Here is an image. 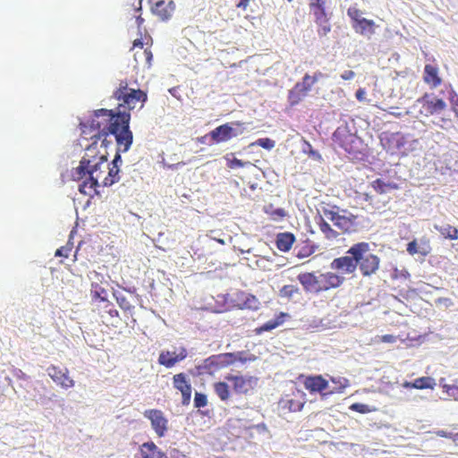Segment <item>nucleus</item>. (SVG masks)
I'll return each mask as SVG.
<instances>
[{
    "label": "nucleus",
    "mask_w": 458,
    "mask_h": 458,
    "mask_svg": "<svg viewBox=\"0 0 458 458\" xmlns=\"http://www.w3.org/2000/svg\"><path fill=\"white\" fill-rule=\"evenodd\" d=\"M130 121L131 114L128 112L100 108L93 111L88 121L81 122L80 126L85 139L97 142L102 139V145L106 144L108 136H114L118 150L126 152L133 140Z\"/></svg>",
    "instance_id": "f257e3e1"
},
{
    "label": "nucleus",
    "mask_w": 458,
    "mask_h": 458,
    "mask_svg": "<svg viewBox=\"0 0 458 458\" xmlns=\"http://www.w3.org/2000/svg\"><path fill=\"white\" fill-rule=\"evenodd\" d=\"M361 274L369 276L372 274V253L369 242H361L353 244L346 256L335 258L330 263V268L343 275L353 274L357 268Z\"/></svg>",
    "instance_id": "f03ea898"
},
{
    "label": "nucleus",
    "mask_w": 458,
    "mask_h": 458,
    "mask_svg": "<svg viewBox=\"0 0 458 458\" xmlns=\"http://www.w3.org/2000/svg\"><path fill=\"white\" fill-rule=\"evenodd\" d=\"M298 281L307 293H319L340 287L345 281L339 272H326L316 275L314 272L301 273Z\"/></svg>",
    "instance_id": "7ed1b4c3"
},
{
    "label": "nucleus",
    "mask_w": 458,
    "mask_h": 458,
    "mask_svg": "<svg viewBox=\"0 0 458 458\" xmlns=\"http://www.w3.org/2000/svg\"><path fill=\"white\" fill-rule=\"evenodd\" d=\"M101 152L97 146V141H93L89 147L86 148L85 153L80 162L79 166L75 169L73 176L77 180L86 178V174H97L106 173V166L107 162V152L106 150Z\"/></svg>",
    "instance_id": "20e7f679"
},
{
    "label": "nucleus",
    "mask_w": 458,
    "mask_h": 458,
    "mask_svg": "<svg viewBox=\"0 0 458 458\" xmlns=\"http://www.w3.org/2000/svg\"><path fill=\"white\" fill-rule=\"evenodd\" d=\"M137 81L131 82L128 80H120L118 87L113 92V98L119 102V107L133 110L139 106L142 108L148 100L147 92L135 88Z\"/></svg>",
    "instance_id": "39448f33"
},
{
    "label": "nucleus",
    "mask_w": 458,
    "mask_h": 458,
    "mask_svg": "<svg viewBox=\"0 0 458 458\" xmlns=\"http://www.w3.org/2000/svg\"><path fill=\"white\" fill-rule=\"evenodd\" d=\"M345 384L340 386L334 387L328 390V381L326 380L321 375L317 376H307L304 377L302 383L310 394L319 393L322 397L333 394L335 393H341L346 387L347 380L344 379Z\"/></svg>",
    "instance_id": "423d86ee"
},
{
    "label": "nucleus",
    "mask_w": 458,
    "mask_h": 458,
    "mask_svg": "<svg viewBox=\"0 0 458 458\" xmlns=\"http://www.w3.org/2000/svg\"><path fill=\"white\" fill-rule=\"evenodd\" d=\"M225 379L232 384L233 391L237 394L249 395L256 389L259 378L250 375L227 374Z\"/></svg>",
    "instance_id": "0eeeda50"
},
{
    "label": "nucleus",
    "mask_w": 458,
    "mask_h": 458,
    "mask_svg": "<svg viewBox=\"0 0 458 458\" xmlns=\"http://www.w3.org/2000/svg\"><path fill=\"white\" fill-rule=\"evenodd\" d=\"M243 131V123L241 122L226 123L209 131L208 136L214 143L217 144L242 134Z\"/></svg>",
    "instance_id": "6e6552de"
},
{
    "label": "nucleus",
    "mask_w": 458,
    "mask_h": 458,
    "mask_svg": "<svg viewBox=\"0 0 458 458\" xmlns=\"http://www.w3.org/2000/svg\"><path fill=\"white\" fill-rule=\"evenodd\" d=\"M332 140L335 148H341L348 154L355 153L360 142L359 138L344 127H338L335 131Z\"/></svg>",
    "instance_id": "1a4fd4ad"
},
{
    "label": "nucleus",
    "mask_w": 458,
    "mask_h": 458,
    "mask_svg": "<svg viewBox=\"0 0 458 458\" xmlns=\"http://www.w3.org/2000/svg\"><path fill=\"white\" fill-rule=\"evenodd\" d=\"M420 105L419 113L424 116H429L435 114H441L446 107L445 102L441 98H437L433 95L425 94L416 100L414 106Z\"/></svg>",
    "instance_id": "9d476101"
},
{
    "label": "nucleus",
    "mask_w": 458,
    "mask_h": 458,
    "mask_svg": "<svg viewBox=\"0 0 458 458\" xmlns=\"http://www.w3.org/2000/svg\"><path fill=\"white\" fill-rule=\"evenodd\" d=\"M151 4L150 11L161 21H169L175 11V4L173 0H148Z\"/></svg>",
    "instance_id": "9b49d317"
},
{
    "label": "nucleus",
    "mask_w": 458,
    "mask_h": 458,
    "mask_svg": "<svg viewBox=\"0 0 458 458\" xmlns=\"http://www.w3.org/2000/svg\"><path fill=\"white\" fill-rule=\"evenodd\" d=\"M173 386L182 394V405H189L191 399L192 387L187 375L183 372L174 375Z\"/></svg>",
    "instance_id": "f8f14e48"
},
{
    "label": "nucleus",
    "mask_w": 458,
    "mask_h": 458,
    "mask_svg": "<svg viewBox=\"0 0 458 458\" xmlns=\"http://www.w3.org/2000/svg\"><path fill=\"white\" fill-rule=\"evenodd\" d=\"M144 416L151 422L152 428L158 437H164L167 431L168 420L160 410L151 409L144 411Z\"/></svg>",
    "instance_id": "ddd939ff"
},
{
    "label": "nucleus",
    "mask_w": 458,
    "mask_h": 458,
    "mask_svg": "<svg viewBox=\"0 0 458 458\" xmlns=\"http://www.w3.org/2000/svg\"><path fill=\"white\" fill-rule=\"evenodd\" d=\"M188 355L186 348L180 347L178 351H162L158 356V363L167 369L174 367L183 360Z\"/></svg>",
    "instance_id": "4468645a"
},
{
    "label": "nucleus",
    "mask_w": 458,
    "mask_h": 458,
    "mask_svg": "<svg viewBox=\"0 0 458 458\" xmlns=\"http://www.w3.org/2000/svg\"><path fill=\"white\" fill-rule=\"evenodd\" d=\"M436 386L435 379L429 377H422L415 379L412 383L405 381L403 384L397 382L391 384L390 387L394 394L401 393L403 388L433 389Z\"/></svg>",
    "instance_id": "2eb2a0df"
},
{
    "label": "nucleus",
    "mask_w": 458,
    "mask_h": 458,
    "mask_svg": "<svg viewBox=\"0 0 458 458\" xmlns=\"http://www.w3.org/2000/svg\"><path fill=\"white\" fill-rule=\"evenodd\" d=\"M48 376L52 380L64 389L74 386V380L69 377L67 369H61L57 366L51 365L47 369Z\"/></svg>",
    "instance_id": "dca6fc26"
},
{
    "label": "nucleus",
    "mask_w": 458,
    "mask_h": 458,
    "mask_svg": "<svg viewBox=\"0 0 458 458\" xmlns=\"http://www.w3.org/2000/svg\"><path fill=\"white\" fill-rule=\"evenodd\" d=\"M382 148L391 154H394L401 150L403 146V137L399 133L383 132L379 136Z\"/></svg>",
    "instance_id": "f3484780"
},
{
    "label": "nucleus",
    "mask_w": 458,
    "mask_h": 458,
    "mask_svg": "<svg viewBox=\"0 0 458 458\" xmlns=\"http://www.w3.org/2000/svg\"><path fill=\"white\" fill-rule=\"evenodd\" d=\"M120 152L117 149V152L114 156V160L111 163V166L106 165V168H107L108 172L107 174L105 175V174H102V179H101V184L102 186H111L114 182H118L119 177V164L122 163V157L120 155Z\"/></svg>",
    "instance_id": "a211bd4d"
},
{
    "label": "nucleus",
    "mask_w": 458,
    "mask_h": 458,
    "mask_svg": "<svg viewBox=\"0 0 458 458\" xmlns=\"http://www.w3.org/2000/svg\"><path fill=\"white\" fill-rule=\"evenodd\" d=\"M311 86L302 78L301 81L297 82L288 92V102L290 106L298 105L310 91Z\"/></svg>",
    "instance_id": "6ab92c4d"
},
{
    "label": "nucleus",
    "mask_w": 458,
    "mask_h": 458,
    "mask_svg": "<svg viewBox=\"0 0 458 458\" xmlns=\"http://www.w3.org/2000/svg\"><path fill=\"white\" fill-rule=\"evenodd\" d=\"M88 178H86L80 185L79 191L90 198L94 197L98 193V188L101 186V179L102 175L99 174H86Z\"/></svg>",
    "instance_id": "aec40b11"
},
{
    "label": "nucleus",
    "mask_w": 458,
    "mask_h": 458,
    "mask_svg": "<svg viewBox=\"0 0 458 458\" xmlns=\"http://www.w3.org/2000/svg\"><path fill=\"white\" fill-rule=\"evenodd\" d=\"M325 214L327 218L344 233H351L354 231V223L351 218L341 216L334 211H326Z\"/></svg>",
    "instance_id": "412c9836"
},
{
    "label": "nucleus",
    "mask_w": 458,
    "mask_h": 458,
    "mask_svg": "<svg viewBox=\"0 0 458 458\" xmlns=\"http://www.w3.org/2000/svg\"><path fill=\"white\" fill-rule=\"evenodd\" d=\"M327 0H310L309 6L315 22H325L328 17L326 12Z\"/></svg>",
    "instance_id": "4be33fe9"
},
{
    "label": "nucleus",
    "mask_w": 458,
    "mask_h": 458,
    "mask_svg": "<svg viewBox=\"0 0 458 458\" xmlns=\"http://www.w3.org/2000/svg\"><path fill=\"white\" fill-rule=\"evenodd\" d=\"M140 454L141 458H167L166 454L152 441L143 443L140 446Z\"/></svg>",
    "instance_id": "5701e85b"
},
{
    "label": "nucleus",
    "mask_w": 458,
    "mask_h": 458,
    "mask_svg": "<svg viewBox=\"0 0 458 458\" xmlns=\"http://www.w3.org/2000/svg\"><path fill=\"white\" fill-rule=\"evenodd\" d=\"M237 306L242 309L257 310L259 307V301L253 294L240 292L237 293Z\"/></svg>",
    "instance_id": "b1692460"
},
{
    "label": "nucleus",
    "mask_w": 458,
    "mask_h": 458,
    "mask_svg": "<svg viewBox=\"0 0 458 458\" xmlns=\"http://www.w3.org/2000/svg\"><path fill=\"white\" fill-rule=\"evenodd\" d=\"M295 241L296 238L293 233H279L276 236V246L280 251L288 252L292 249Z\"/></svg>",
    "instance_id": "393cba45"
},
{
    "label": "nucleus",
    "mask_w": 458,
    "mask_h": 458,
    "mask_svg": "<svg viewBox=\"0 0 458 458\" xmlns=\"http://www.w3.org/2000/svg\"><path fill=\"white\" fill-rule=\"evenodd\" d=\"M197 369L200 374H212L222 369V365L221 361L218 360L217 354H216L205 359L202 364L198 366Z\"/></svg>",
    "instance_id": "a878e982"
},
{
    "label": "nucleus",
    "mask_w": 458,
    "mask_h": 458,
    "mask_svg": "<svg viewBox=\"0 0 458 458\" xmlns=\"http://www.w3.org/2000/svg\"><path fill=\"white\" fill-rule=\"evenodd\" d=\"M406 250L410 255L413 256L415 254H420L425 257L430 252L431 248L427 241L420 240V242H417L416 240H413L407 244Z\"/></svg>",
    "instance_id": "bb28decb"
},
{
    "label": "nucleus",
    "mask_w": 458,
    "mask_h": 458,
    "mask_svg": "<svg viewBox=\"0 0 458 458\" xmlns=\"http://www.w3.org/2000/svg\"><path fill=\"white\" fill-rule=\"evenodd\" d=\"M288 317L287 313L280 312L274 319L268 320L266 323H264L262 326L257 327L255 329V333L257 335H261L264 332L271 331L277 327L281 326L284 322L285 318Z\"/></svg>",
    "instance_id": "cd10ccee"
},
{
    "label": "nucleus",
    "mask_w": 458,
    "mask_h": 458,
    "mask_svg": "<svg viewBox=\"0 0 458 458\" xmlns=\"http://www.w3.org/2000/svg\"><path fill=\"white\" fill-rule=\"evenodd\" d=\"M438 70L437 67L427 64L424 68V80L428 83H431L433 87H437L441 83V79L438 77Z\"/></svg>",
    "instance_id": "c85d7f7f"
},
{
    "label": "nucleus",
    "mask_w": 458,
    "mask_h": 458,
    "mask_svg": "<svg viewBox=\"0 0 458 458\" xmlns=\"http://www.w3.org/2000/svg\"><path fill=\"white\" fill-rule=\"evenodd\" d=\"M213 389L216 394L222 402H227L231 397V391L226 382L218 381L213 384Z\"/></svg>",
    "instance_id": "c756f323"
},
{
    "label": "nucleus",
    "mask_w": 458,
    "mask_h": 458,
    "mask_svg": "<svg viewBox=\"0 0 458 458\" xmlns=\"http://www.w3.org/2000/svg\"><path fill=\"white\" fill-rule=\"evenodd\" d=\"M242 352L234 353V352H225L217 354L218 360L221 361L222 368H225L233 364L235 361H245L244 359L241 357Z\"/></svg>",
    "instance_id": "7c9ffc66"
},
{
    "label": "nucleus",
    "mask_w": 458,
    "mask_h": 458,
    "mask_svg": "<svg viewBox=\"0 0 458 458\" xmlns=\"http://www.w3.org/2000/svg\"><path fill=\"white\" fill-rule=\"evenodd\" d=\"M90 295L93 301L99 300L101 301H106L107 291L100 284L92 282L90 288Z\"/></svg>",
    "instance_id": "2f4dec72"
},
{
    "label": "nucleus",
    "mask_w": 458,
    "mask_h": 458,
    "mask_svg": "<svg viewBox=\"0 0 458 458\" xmlns=\"http://www.w3.org/2000/svg\"><path fill=\"white\" fill-rule=\"evenodd\" d=\"M134 59L138 64H142L143 66L149 68L151 66L153 55L150 49L145 48L140 54L137 51L134 54Z\"/></svg>",
    "instance_id": "473e14b6"
},
{
    "label": "nucleus",
    "mask_w": 458,
    "mask_h": 458,
    "mask_svg": "<svg viewBox=\"0 0 458 458\" xmlns=\"http://www.w3.org/2000/svg\"><path fill=\"white\" fill-rule=\"evenodd\" d=\"M435 228L445 238L450 240L458 239V230L450 225H435Z\"/></svg>",
    "instance_id": "72a5a7b5"
},
{
    "label": "nucleus",
    "mask_w": 458,
    "mask_h": 458,
    "mask_svg": "<svg viewBox=\"0 0 458 458\" xmlns=\"http://www.w3.org/2000/svg\"><path fill=\"white\" fill-rule=\"evenodd\" d=\"M318 227L320 231L325 234L327 239L334 240L337 238L338 233L332 229L330 225L327 222H326L322 217H320Z\"/></svg>",
    "instance_id": "f704fd0d"
},
{
    "label": "nucleus",
    "mask_w": 458,
    "mask_h": 458,
    "mask_svg": "<svg viewBox=\"0 0 458 458\" xmlns=\"http://www.w3.org/2000/svg\"><path fill=\"white\" fill-rule=\"evenodd\" d=\"M305 404L303 400L289 399L285 401L284 407L291 412H296L301 411Z\"/></svg>",
    "instance_id": "c9c22d12"
},
{
    "label": "nucleus",
    "mask_w": 458,
    "mask_h": 458,
    "mask_svg": "<svg viewBox=\"0 0 458 458\" xmlns=\"http://www.w3.org/2000/svg\"><path fill=\"white\" fill-rule=\"evenodd\" d=\"M231 156H233V154H231ZM225 159L226 160L227 167L231 169L244 167L246 165L250 164L249 162H243L236 157H231L230 155H226Z\"/></svg>",
    "instance_id": "e433bc0d"
},
{
    "label": "nucleus",
    "mask_w": 458,
    "mask_h": 458,
    "mask_svg": "<svg viewBox=\"0 0 458 458\" xmlns=\"http://www.w3.org/2000/svg\"><path fill=\"white\" fill-rule=\"evenodd\" d=\"M250 146H259L265 149L270 150L276 146V142L269 138H260L252 142Z\"/></svg>",
    "instance_id": "4c0bfd02"
},
{
    "label": "nucleus",
    "mask_w": 458,
    "mask_h": 458,
    "mask_svg": "<svg viewBox=\"0 0 458 458\" xmlns=\"http://www.w3.org/2000/svg\"><path fill=\"white\" fill-rule=\"evenodd\" d=\"M298 293L299 288L292 284L284 285L280 290V295L285 298H292L294 294Z\"/></svg>",
    "instance_id": "58836bf2"
},
{
    "label": "nucleus",
    "mask_w": 458,
    "mask_h": 458,
    "mask_svg": "<svg viewBox=\"0 0 458 458\" xmlns=\"http://www.w3.org/2000/svg\"><path fill=\"white\" fill-rule=\"evenodd\" d=\"M372 26V21L365 18L358 20L357 23H354L353 27L356 31L364 33V31Z\"/></svg>",
    "instance_id": "ea45409f"
},
{
    "label": "nucleus",
    "mask_w": 458,
    "mask_h": 458,
    "mask_svg": "<svg viewBox=\"0 0 458 458\" xmlns=\"http://www.w3.org/2000/svg\"><path fill=\"white\" fill-rule=\"evenodd\" d=\"M208 404V399L206 394L196 392L194 395V406L196 408H202Z\"/></svg>",
    "instance_id": "a19ab883"
},
{
    "label": "nucleus",
    "mask_w": 458,
    "mask_h": 458,
    "mask_svg": "<svg viewBox=\"0 0 458 458\" xmlns=\"http://www.w3.org/2000/svg\"><path fill=\"white\" fill-rule=\"evenodd\" d=\"M72 250V244L68 243L65 246H62L61 248L57 249L55 255L56 257L68 258Z\"/></svg>",
    "instance_id": "79ce46f5"
},
{
    "label": "nucleus",
    "mask_w": 458,
    "mask_h": 458,
    "mask_svg": "<svg viewBox=\"0 0 458 458\" xmlns=\"http://www.w3.org/2000/svg\"><path fill=\"white\" fill-rule=\"evenodd\" d=\"M324 77V74L321 72H316L312 76L309 74H305L303 78L305 79L306 82L310 84L312 87L315 83H317L321 78Z\"/></svg>",
    "instance_id": "37998d69"
},
{
    "label": "nucleus",
    "mask_w": 458,
    "mask_h": 458,
    "mask_svg": "<svg viewBox=\"0 0 458 458\" xmlns=\"http://www.w3.org/2000/svg\"><path fill=\"white\" fill-rule=\"evenodd\" d=\"M318 26V34L321 37L327 36L331 30V26L328 22V19L325 22H317Z\"/></svg>",
    "instance_id": "c03bdc74"
},
{
    "label": "nucleus",
    "mask_w": 458,
    "mask_h": 458,
    "mask_svg": "<svg viewBox=\"0 0 458 458\" xmlns=\"http://www.w3.org/2000/svg\"><path fill=\"white\" fill-rule=\"evenodd\" d=\"M267 213V211H266ZM269 216L273 219H282L286 216V212L284 208H276L273 209L271 212H268Z\"/></svg>",
    "instance_id": "a18cd8bd"
},
{
    "label": "nucleus",
    "mask_w": 458,
    "mask_h": 458,
    "mask_svg": "<svg viewBox=\"0 0 458 458\" xmlns=\"http://www.w3.org/2000/svg\"><path fill=\"white\" fill-rule=\"evenodd\" d=\"M106 302V303L104 307L105 312H106L111 318H117L118 311L114 308V305L107 301Z\"/></svg>",
    "instance_id": "49530a36"
},
{
    "label": "nucleus",
    "mask_w": 458,
    "mask_h": 458,
    "mask_svg": "<svg viewBox=\"0 0 458 458\" xmlns=\"http://www.w3.org/2000/svg\"><path fill=\"white\" fill-rule=\"evenodd\" d=\"M348 15L354 21L355 23L358 22V20H361V13L359 12V10L355 8H349L348 9Z\"/></svg>",
    "instance_id": "de8ad7c7"
},
{
    "label": "nucleus",
    "mask_w": 458,
    "mask_h": 458,
    "mask_svg": "<svg viewBox=\"0 0 458 458\" xmlns=\"http://www.w3.org/2000/svg\"><path fill=\"white\" fill-rule=\"evenodd\" d=\"M377 339L382 343L394 344L396 342L397 337L394 335H385L382 336H377Z\"/></svg>",
    "instance_id": "09e8293b"
},
{
    "label": "nucleus",
    "mask_w": 458,
    "mask_h": 458,
    "mask_svg": "<svg viewBox=\"0 0 458 458\" xmlns=\"http://www.w3.org/2000/svg\"><path fill=\"white\" fill-rule=\"evenodd\" d=\"M116 301L119 304V306L124 310H128L131 308V303L126 300L125 297H116Z\"/></svg>",
    "instance_id": "8fccbe9b"
},
{
    "label": "nucleus",
    "mask_w": 458,
    "mask_h": 458,
    "mask_svg": "<svg viewBox=\"0 0 458 458\" xmlns=\"http://www.w3.org/2000/svg\"><path fill=\"white\" fill-rule=\"evenodd\" d=\"M13 376L20 380H28L30 378L29 376L20 369L13 370Z\"/></svg>",
    "instance_id": "3c124183"
},
{
    "label": "nucleus",
    "mask_w": 458,
    "mask_h": 458,
    "mask_svg": "<svg viewBox=\"0 0 458 458\" xmlns=\"http://www.w3.org/2000/svg\"><path fill=\"white\" fill-rule=\"evenodd\" d=\"M355 73L351 71V70H347V71H344L342 74H341V78L344 81H348V80H351L354 77Z\"/></svg>",
    "instance_id": "603ef678"
},
{
    "label": "nucleus",
    "mask_w": 458,
    "mask_h": 458,
    "mask_svg": "<svg viewBox=\"0 0 458 458\" xmlns=\"http://www.w3.org/2000/svg\"><path fill=\"white\" fill-rule=\"evenodd\" d=\"M143 47H144V43H143L142 38H137L133 41L131 49L140 48L142 50Z\"/></svg>",
    "instance_id": "864d4df0"
},
{
    "label": "nucleus",
    "mask_w": 458,
    "mask_h": 458,
    "mask_svg": "<svg viewBox=\"0 0 458 458\" xmlns=\"http://www.w3.org/2000/svg\"><path fill=\"white\" fill-rule=\"evenodd\" d=\"M366 405L360 404V403H354L352 405V409L360 412H365L367 410L365 409Z\"/></svg>",
    "instance_id": "5fc2aeb1"
},
{
    "label": "nucleus",
    "mask_w": 458,
    "mask_h": 458,
    "mask_svg": "<svg viewBox=\"0 0 458 458\" xmlns=\"http://www.w3.org/2000/svg\"><path fill=\"white\" fill-rule=\"evenodd\" d=\"M437 301L439 304L445 306V308H448L452 305V301L448 298H440Z\"/></svg>",
    "instance_id": "6e6d98bb"
},
{
    "label": "nucleus",
    "mask_w": 458,
    "mask_h": 458,
    "mask_svg": "<svg viewBox=\"0 0 458 458\" xmlns=\"http://www.w3.org/2000/svg\"><path fill=\"white\" fill-rule=\"evenodd\" d=\"M141 3L142 0H133V2L131 4V6L137 12H140L141 10Z\"/></svg>",
    "instance_id": "4d7b16f0"
},
{
    "label": "nucleus",
    "mask_w": 458,
    "mask_h": 458,
    "mask_svg": "<svg viewBox=\"0 0 458 458\" xmlns=\"http://www.w3.org/2000/svg\"><path fill=\"white\" fill-rule=\"evenodd\" d=\"M306 145H307V148H308V150H306L310 156H312V157H319L318 153L313 149L312 146L306 141Z\"/></svg>",
    "instance_id": "13d9d810"
},
{
    "label": "nucleus",
    "mask_w": 458,
    "mask_h": 458,
    "mask_svg": "<svg viewBox=\"0 0 458 458\" xmlns=\"http://www.w3.org/2000/svg\"><path fill=\"white\" fill-rule=\"evenodd\" d=\"M249 4H250V0H241L238 4H237V7L238 8H241L242 10H246L247 7L249 6Z\"/></svg>",
    "instance_id": "bf43d9fd"
},
{
    "label": "nucleus",
    "mask_w": 458,
    "mask_h": 458,
    "mask_svg": "<svg viewBox=\"0 0 458 458\" xmlns=\"http://www.w3.org/2000/svg\"><path fill=\"white\" fill-rule=\"evenodd\" d=\"M366 92L364 89H360L356 92V98L359 101H362L365 98Z\"/></svg>",
    "instance_id": "052dcab7"
},
{
    "label": "nucleus",
    "mask_w": 458,
    "mask_h": 458,
    "mask_svg": "<svg viewBox=\"0 0 458 458\" xmlns=\"http://www.w3.org/2000/svg\"><path fill=\"white\" fill-rule=\"evenodd\" d=\"M446 167L450 170L458 171V161H454V163L447 162Z\"/></svg>",
    "instance_id": "680f3d73"
},
{
    "label": "nucleus",
    "mask_w": 458,
    "mask_h": 458,
    "mask_svg": "<svg viewBox=\"0 0 458 458\" xmlns=\"http://www.w3.org/2000/svg\"><path fill=\"white\" fill-rule=\"evenodd\" d=\"M437 435L439 436V437H446V438H451L452 437V433L446 432L445 430H438L437 432Z\"/></svg>",
    "instance_id": "e2e57ef3"
},
{
    "label": "nucleus",
    "mask_w": 458,
    "mask_h": 458,
    "mask_svg": "<svg viewBox=\"0 0 458 458\" xmlns=\"http://www.w3.org/2000/svg\"><path fill=\"white\" fill-rule=\"evenodd\" d=\"M373 188H374V190H379V191H383L382 183L379 179H377L376 181H374Z\"/></svg>",
    "instance_id": "0e129e2a"
},
{
    "label": "nucleus",
    "mask_w": 458,
    "mask_h": 458,
    "mask_svg": "<svg viewBox=\"0 0 458 458\" xmlns=\"http://www.w3.org/2000/svg\"><path fill=\"white\" fill-rule=\"evenodd\" d=\"M312 252H313V250L302 251V252L298 253L297 257L298 258H305V257L310 256Z\"/></svg>",
    "instance_id": "69168bd1"
},
{
    "label": "nucleus",
    "mask_w": 458,
    "mask_h": 458,
    "mask_svg": "<svg viewBox=\"0 0 458 458\" xmlns=\"http://www.w3.org/2000/svg\"><path fill=\"white\" fill-rule=\"evenodd\" d=\"M136 22L139 28L143 24L144 19L141 17L140 14L136 17Z\"/></svg>",
    "instance_id": "338daca9"
},
{
    "label": "nucleus",
    "mask_w": 458,
    "mask_h": 458,
    "mask_svg": "<svg viewBox=\"0 0 458 458\" xmlns=\"http://www.w3.org/2000/svg\"><path fill=\"white\" fill-rule=\"evenodd\" d=\"M400 276H403L404 278H407L410 276V274L407 270H403L400 272Z\"/></svg>",
    "instance_id": "774afa93"
}]
</instances>
